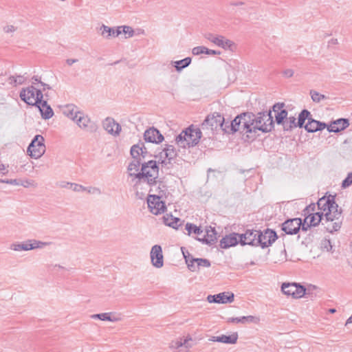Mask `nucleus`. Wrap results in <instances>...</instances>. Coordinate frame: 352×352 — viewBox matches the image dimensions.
<instances>
[{"mask_svg": "<svg viewBox=\"0 0 352 352\" xmlns=\"http://www.w3.org/2000/svg\"><path fill=\"white\" fill-rule=\"evenodd\" d=\"M122 25L121 26H118L116 28V29H114L113 28V32H114V34H113V37H117L120 34H121L122 32Z\"/></svg>", "mask_w": 352, "mask_h": 352, "instance_id": "obj_55", "label": "nucleus"}, {"mask_svg": "<svg viewBox=\"0 0 352 352\" xmlns=\"http://www.w3.org/2000/svg\"><path fill=\"white\" fill-rule=\"evenodd\" d=\"M349 125V120L344 118H340L331 122L327 126L329 132L338 133L347 128Z\"/></svg>", "mask_w": 352, "mask_h": 352, "instance_id": "obj_23", "label": "nucleus"}, {"mask_svg": "<svg viewBox=\"0 0 352 352\" xmlns=\"http://www.w3.org/2000/svg\"><path fill=\"white\" fill-rule=\"evenodd\" d=\"M240 243L239 234L232 233L225 236L220 241V246L221 248L227 249Z\"/></svg>", "mask_w": 352, "mask_h": 352, "instance_id": "obj_21", "label": "nucleus"}, {"mask_svg": "<svg viewBox=\"0 0 352 352\" xmlns=\"http://www.w3.org/2000/svg\"><path fill=\"white\" fill-rule=\"evenodd\" d=\"M151 192L147 198V204L151 212L157 215L166 210V202L170 195L167 186L164 183H158L157 186L149 189Z\"/></svg>", "mask_w": 352, "mask_h": 352, "instance_id": "obj_3", "label": "nucleus"}, {"mask_svg": "<svg viewBox=\"0 0 352 352\" xmlns=\"http://www.w3.org/2000/svg\"><path fill=\"white\" fill-rule=\"evenodd\" d=\"M259 319L255 316H242L240 318H229L227 320L228 322L230 323H243L245 324L246 322H258Z\"/></svg>", "mask_w": 352, "mask_h": 352, "instance_id": "obj_32", "label": "nucleus"}, {"mask_svg": "<svg viewBox=\"0 0 352 352\" xmlns=\"http://www.w3.org/2000/svg\"><path fill=\"white\" fill-rule=\"evenodd\" d=\"M45 139L41 135L34 136L29 144L27 152L34 159L40 158L45 152Z\"/></svg>", "mask_w": 352, "mask_h": 352, "instance_id": "obj_7", "label": "nucleus"}, {"mask_svg": "<svg viewBox=\"0 0 352 352\" xmlns=\"http://www.w3.org/2000/svg\"><path fill=\"white\" fill-rule=\"evenodd\" d=\"M25 81V78L23 76H12L8 78V82L10 85L16 86L17 85H22Z\"/></svg>", "mask_w": 352, "mask_h": 352, "instance_id": "obj_44", "label": "nucleus"}, {"mask_svg": "<svg viewBox=\"0 0 352 352\" xmlns=\"http://www.w3.org/2000/svg\"><path fill=\"white\" fill-rule=\"evenodd\" d=\"M323 244L325 245V247H326V248H327V245H327V244H328V245L330 246V250H331L332 246H331V243H330V241H329V240H325V241H324V243H323Z\"/></svg>", "mask_w": 352, "mask_h": 352, "instance_id": "obj_64", "label": "nucleus"}, {"mask_svg": "<svg viewBox=\"0 0 352 352\" xmlns=\"http://www.w3.org/2000/svg\"><path fill=\"white\" fill-rule=\"evenodd\" d=\"M201 138V131L199 128L190 126L177 136L175 141L178 146L186 148L198 144Z\"/></svg>", "mask_w": 352, "mask_h": 352, "instance_id": "obj_5", "label": "nucleus"}, {"mask_svg": "<svg viewBox=\"0 0 352 352\" xmlns=\"http://www.w3.org/2000/svg\"><path fill=\"white\" fill-rule=\"evenodd\" d=\"M177 153L173 147V146L169 145L167 146L162 152L160 153V157H165L168 160V163L170 161L175 158Z\"/></svg>", "mask_w": 352, "mask_h": 352, "instance_id": "obj_34", "label": "nucleus"}, {"mask_svg": "<svg viewBox=\"0 0 352 352\" xmlns=\"http://www.w3.org/2000/svg\"><path fill=\"white\" fill-rule=\"evenodd\" d=\"M258 234V230H248L244 234H239L240 244L256 246Z\"/></svg>", "mask_w": 352, "mask_h": 352, "instance_id": "obj_18", "label": "nucleus"}, {"mask_svg": "<svg viewBox=\"0 0 352 352\" xmlns=\"http://www.w3.org/2000/svg\"><path fill=\"white\" fill-rule=\"evenodd\" d=\"M122 32L124 34L125 38H129L133 37L135 34L140 35V34H144V30L142 29L137 30V32L134 31V30L131 27L128 25H122Z\"/></svg>", "mask_w": 352, "mask_h": 352, "instance_id": "obj_36", "label": "nucleus"}, {"mask_svg": "<svg viewBox=\"0 0 352 352\" xmlns=\"http://www.w3.org/2000/svg\"><path fill=\"white\" fill-rule=\"evenodd\" d=\"M338 44V40L336 38H332L328 41L329 46H334Z\"/></svg>", "mask_w": 352, "mask_h": 352, "instance_id": "obj_58", "label": "nucleus"}, {"mask_svg": "<svg viewBox=\"0 0 352 352\" xmlns=\"http://www.w3.org/2000/svg\"><path fill=\"white\" fill-rule=\"evenodd\" d=\"M237 333H234L230 336L221 335L220 336H212L210 340L226 344H235L237 342Z\"/></svg>", "mask_w": 352, "mask_h": 352, "instance_id": "obj_28", "label": "nucleus"}, {"mask_svg": "<svg viewBox=\"0 0 352 352\" xmlns=\"http://www.w3.org/2000/svg\"><path fill=\"white\" fill-rule=\"evenodd\" d=\"M197 239L208 245H212L214 243L217 239V232L214 228H212L211 226L207 228L206 230V234L204 235V236L197 237Z\"/></svg>", "mask_w": 352, "mask_h": 352, "instance_id": "obj_24", "label": "nucleus"}, {"mask_svg": "<svg viewBox=\"0 0 352 352\" xmlns=\"http://www.w3.org/2000/svg\"><path fill=\"white\" fill-rule=\"evenodd\" d=\"M122 25L121 26H118L116 28V29H114L113 28V32H114V34H113V37H117L120 34H121L122 32Z\"/></svg>", "mask_w": 352, "mask_h": 352, "instance_id": "obj_56", "label": "nucleus"}, {"mask_svg": "<svg viewBox=\"0 0 352 352\" xmlns=\"http://www.w3.org/2000/svg\"><path fill=\"white\" fill-rule=\"evenodd\" d=\"M302 220L300 218H294L286 220L282 224V230L287 234H296L300 230Z\"/></svg>", "mask_w": 352, "mask_h": 352, "instance_id": "obj_15", "label": "nucleus"}, {"mask_svg": "<svg viewBox=\"0 0 352 352\" xmlns=\"http://www.w3.org/2000/svg\"><path fill=\"white\" fill-rule=\"evenodd\" d=\"M327 127V125L324 122L317 121L313 119L311 117L307 121V123L305 125V130L309 133H314L318 131H321Z\"/></svg>", "mask_w": 352, "mask_h": 352, "instance_id": "obj_27", "label": "nucleus"}, {"mask_svg": "<svg viewBox=\"0 0 352 352\" xmlns=\"http://www.w3.org/2000/svg\"><path fill=\"white\" fill-rule=\"evenodd\" d=\"M78 61V59L76 58H69L66 60V63L68 65H72L75 63H77Z\"/></svg>", "mask_w": 352, "mask_h": 352, "instance_id": "obj_60", "label": "nucleus"}, {"mask_svg": "<svg viewBox=\"0 0 352 352\" xmlns=\"http://www.w3.org/2000/svg\"><path fill=\"white\" fill-rule=\"evenodd\" d=\"M203 130L210 131L212 133L218 129L226 133H229V122L225 121V118L219 113H213L208 115L201 124Z\"/></svg>", "mask_w": 352, "mask_h": 352, "instance_id": "obj_6", "label": "nucleus"}, {"mask_svg": "<svg viewBox=\"0 0 352 352\" xmlns=\"http://www.w3.org/2000/svg\"><path fill=\"white\" fill-rule=\"evenodd\" d=\"M309 118H311V113L307 109L302 110L298 115L296 127L305 128V120H307V121H309Z\"/></svg>", "mask_w": 352, "mask_h": 352, "instance_id": "obj_35", "label": "nucleus"}, {"mask_svg": "<svg viewBox=\"0 0 352 352\" xmlns=\"http://www.w3.org/2000/svg\"><path fill=\"white\" fill-rule=\"evenodd\" d=\"M294 71L292 69H287L284 72V74L285 76L290 78L294 76Z\"/></svg>", "mask_w": 352, "mask_h": 352, "instance_id": "obj_59", "label": "nucleus"}, {"mask_svg": "<svg viewBox=\"0 0 352 352\" xmlns=\"http://www.w3.org/2000/svg\"><path fill=\"white\" fill-rule=\"evenodd\" d=\"M144 138L146 142L156 144L164 140V136L157 129L153 127L149 128L144 132Z\"/></svg>", "mask_w": 352, "mask_h": 352, "instance_id": "obj_20", "label": "nucleus"}, {"mask_svg": "<svg viewBox=\"0 0 352 352\" xmlns=\"http://www.w3.org/2000/svg\"><path fill=\"white\" fill-rule=\"evenodd\" d=\"M77 125L82 129L87 131H92V126L90 118L80 112L77 118L74 121Z\"/></svg>", "mask_w": 352, "mask_h": 352, "instance_id": "obj_26", "label": "nucleus"}, {"mask_svg": "<svg viewBox=\"0 0 352 352\" xmlns=\"http://www.w3.org/2000/svg\"><path fill=\"white\" fill-rule=\"evenodd\" d=\"M163 221L166 226L173 228H177L179 226V222L180 221V219L179 218L174 217L171 214H166L163 217Z\"/></svg>", "mask_w": 352, "mask_h": 352, "instance_id": "obj_38", "label": "nucleus"}, {"mask_svg": "<svg viewBox=\"0 0 352 352\" xmlns=\"http://www.w3.org/2000/svg\"><path fill=\"white\" fill-rule=\"evenodd\" d=\"M352 185V172L348 173L346 177L342 181V187L346 188Z\"/></svg>", "mask_w": 352, "mask_h": 352, "instance_id": "obj_47", "label": "nucleus"}, {"mask_svg": "<svg viewBox=\"0 0 352 352\" xmlns=\"http://www.w3.org/2000/svg\"><path fill=\"white\" fill-rule=\"evenodd\" d=\"M277 236L275 232L271 230H266L264 232L258 231L256 239V246L260 245L263 248H267L272 244L276 239Z\"/></svg>", "mask_w": 352, "mask_h": 352, "instance_id": "obj_14", "label": "nucleus"}, {"mask_svg": "<svg viewBox=\"0 0 352 352\" xmlns=\"http://www.w3.org/2000/svg\"><path fill=\"white\" fill-rule=\"evenodd\" d=\"M49 245V243L43 242L35 239H30L22 243H14L10 246V249L14 252L29 251L38 248H43Z\"/></svg>", "mask_w": 352, "mask_h": 352, "instance_id": "obj_10", "label": "nucleus"}, {"mask_svg": "<svg viewBox=\"0 0 352 352\" xmlns=\"http://www.w3.org/2000/svg\"><path fill=\"white\" fill-rule=\"evenodd\" d=\"M352 323V315L347 319L346 321L345 325H348L349 324Z\"/></svg>", "mask_w": 352, "mask_h": 352, "instance_id": "obj_63", "label": "nucleus"}, {"mask_svg": "<svg viewBox=\"0 0 352 352\" xmlns=\"http://www.w3.org/2000/svg\"><path fill=\"white\" fill-rule=\"evenodd\" d=\"M182 343V349L184 352H189L190 349L195 345L192 338L190 335H187L183 338H180Z\"/></svg>", "mask_w": 352, "mask_h": 352, "instance_id": "obj_39", "label": "nucleus"}, {"mask_svg": "<svg viewBox=\"0 0 352 352\" xmlns=\"http://www.w3.org/2000/svg\"><path fill=\"white\" fill-rule=\"evenodd\" d=\"M207 300L210 303H213V302L217 303V294L208 296Z\"/></svg>", "mask_w": 352, "mask_h": 352, "instance_id": "obj_57", "label": "nucleus"}, {"mask_svg": "<svg viewBox=\"0 0 352 352\" xmlns=\"http://www.w3.org/2000/svg\"><path fill=\"white\" fill-rule=\"evenodd\" d=\"M142 159L135 160L133 159L132 162H131L128 166L127 170L129 172V175L132 177V182L133 184V188H135V183L138 182L139 179V175L140 172V165L142 166Z\"/></svg>", "mask_w": 352, "mask_h": 352, "instance_id": "obj_19", "label": "nucleus"}, {"mask_svg": "<svg viewBox=\"0 0 352 352\" xmlns=\"http://www.w3.org/2000/svg\"><path fill=\"white\" fill-rule=\"evenodd\" d=\"M85 191L89 194L96 195H100L102 193L101 190L99 188L93 186L85 187Z\"/></svg>", "mask_w": 352, "mask_h": 352, "instance_id": "obj_48", "label": "nucleus"}, {"mask_svg": "<svg viewBox=\"0 0 352 352\" xmlns=\"http://www.w3.org/2000/svg\"><path fill=\"white\" fill-rule=\"evenodd\" d=\"M251 120L249 124V133L256 132L257 130L264 133L270 131L274 127L273 117L270 110L258 113L254 115L252 113H248Z\"/></svg>", "mask_w": 352, "mask_h": 352, "instance_id": "obj_4", "label": "nucleus"}, {"mask_svg": "<svg viewBox=\"0 0 352 352\" xmlns=\"http://www.w3.org/2000/svg\"><path fill=\"white\" fill-rule=\"evenodd\" d=\"M183 254L185 258V261L187 264L188 268L191 272L197 271L199 267H209L210 266V262L208 259L194 258L188 252H187V254H186L183 252Z\"/></svg>", "mask_w": 352, "mask_h": 352, "instance_id": "obj_13", "label": "nucleus"}, {"mask_svg": "<svg viewBox=\"0 0 352 352\" xmlns=\"http://www.w3.org/2000/svg\"><path fill=\"white\" fill-rule=\"evenodd\" d=\"M244 3L243 1H236V2H231L230 5L234 6H241L243 5Z\"/></svg>", "mask_w": 352, "mask_h": 352, "instance_id": "obj_62", "label": "nucleus"}, {"mask_svg": "<svg viewBox=\"0 0 352 352\" xmlns=\"http://www.w3.org/2000/svg\"><path fill=\"white\" fill-rule=\"evenodd\" d=\"M36 106L38 107L43 118L50 119L53 116V110L50 106L47 104L46 101H43L41 100Z\"/></svg>", "mask_w": 352, "mask_h": 352, "instance_id": "obj_30", "label": "nucleus"}, {"mask_svg": "<svg viewBox=\"0 0 352 352\" xmlns=\"http://www.w3.org/2000/svg\"><path fill=\"white\" fill-rule=\"evenodd\" d=\"M248 113H244L236 116L230 123V126H229V133L232 131V133L241 131L242 132L249 133V122L251 120V117H250Z\"/></svg>", "mask_w": 352, "mask_h": 352, "instance_id": "obj_9", "label": "nucleus"}, {"mask_svg": "<svg viewBox=\"0 0 352 352\" xmlns=\"http://www.w3.org/2000/svg\"><path fill=\"white\" fill-rule=\"evenodd\" d=\"M168 347L170 349H171L173 351H175L176 352H182L183 349H181V348H182V343L181 341V338H178L175 340H172L169 343Z\"/></svg>", "mask_w": 352, "mask_h": 352, "instance_id": "obj_42", "label": "nucleus"}, {"mask_svg": "<svg viewBox=\"0 0 352 352\" xmlns=\"http://www.w3.org/2000/svg\"><path fill=\"white\" fill-rule=\"evenodd\" d=\"M335 195H329L319 199L317 202L319 212L311 213L305 217L312 226H318L322 220L330 222L327 229L330 232L338 231L341 227L339 220L342 214V209L335 201Z\"/></svg>", "mask_w": 352, "mask_h": 352, "instance_id": "obj_1", "label": "nucleus"}, {"mask_svg": "<svg viewBox=\"0 0 352 352\" xmlns=\"http://www.w3.org/2000/svg\"><path fill=\"white\" fill-rule=\"evenodd\" d=\"M190 63L191 58L189 57L185 58L180 60L172 62L177 72H180L182 69L188 67L190 64Z\"/></svg>", "mask_w": 352, "mask_h": 352, "instance_id": "obj_41", "label": "nucleus"}, {"mask_svg": "<svg viewBox=\"0 0 352 352\" xmlns=\"http://www.w3.org/2000/svg\"><path fill=\"white\" fill-rule=\"evenodd\" d=\"M206 47L204 46H197L195 47L192 50V53L193 55H200L202 54H205Z\"/></svg>", "mask_w": 352, "mask_h": 352, "instance_id": "obj_50", "label": "nucleus"}, {"mask_svg": "<svg viewBox=\"0 0 352 352\" xmlns=\"http://www.w3.org/2000/svg\"><path fill=\"white\" fill-rule=\"evenodd\" d=\"M285 106L284 103H276L273 107V111L275 113V121L276 122L281 125L288 116L287 111L283 109Z\"/></svg>", "mask_w": 352, "mask_h": 352, "instance_id": "obj_22", "label": "nucleus"}, {"mask_svg": "<svg viewBox=\"0 0 352 352\" xmlns=\"http://www.w3.org/2000/svg\"><path fill=\"white\" fill-rule=\"evenodd\" d=\"M64 187H67L70 189H72L74 192H83L85 191V186H83L80 184H74V183H69L67 182L65 186H63Z\"/></svg>", "mask_w": 352, "mask_h": 352, "instance_id": "obj_46", "label": "nucleus"}, {"mask_svg": "<svg viewBox=\"0 0 352 352\" xmlns=\"http://www.w3.org/2000/svg\"><path fill=\"white\" fill-rule=\"evenodd\" d=\"M204 37L214 45L221 47L225 50H229L233 51L235 47V44L233 41L226 38L222 35L207 33L204 35Z\"/></svg>", "mask_w": 352, "mask_h": 352, "instance_id": "obj_11", "label": "nucleus"}, {"mask_svg": "<svg viewBox=\"0 0 352 352\" xmlns=\"http://www.w3.org/2000/svg\"><path fill=\"white\" fill-rule=\"evenodd\" d=\"M130 153L132 157L135 160L144 158L146 154L143 143L133 145L131 148Z\"/></svg>", "mask_w": 352, "mask_h": 352, "instance_id": "obj_29", "label": "nucleus"}, {"mask_svg": "<svg viewBox=\"0 0 352 352\" xmlns=\"http://www.w3.org/2000/svg\"><path fill=\"white\" fill-rule=\"evenodd\" d=\"M20 98L30 105H36L43 98V94L34 86L23 89L20 92Z\"/></svg>", "mask_w": 352, "mask_h": 352, "instance_id": "obj_8", "label": "nucleus"}, {"mask_svg": "<svg viewBox=\"0 0 352 352\" xmlns=\"http://www.w3.org/2000/svg\"><path fill=\"white\" fill-rule=\"evenodd\" d=\"M139 179L135 183V190L150 189L154 186H157L158 183H163L158 181L159 177V166L155 160H149L146 162L142 163L140 172L139 175Z\"/></svg>", "mask_w": 352, "mask_h": 352, "instance_id": "obj_2", "label": "nucleus"}, {"mask_svg": "<svg viewBox=\"0 0 352 352\" xmlns=\"http://www.w3.org/2000/svg\"><path fill=\"white\" fill-rule=\"evenodd\" d=\"M281 291L287 296H291L294 298H300L305 294L306 289L298 283H283Z\"/></svg>", "mask_w": 352, "mask_h": 352, "instance_id": "obj_12", "label": "nucleus"}, {"mask_svg": "<svg viewBox=\"0 0 352 352\" xmlns=\"http://www.w3.org/2000/svg\"><path fill=\"white\" fill-rule=\"evenodd\" d=\"M217 303L226 304L232 302L234 295L231 292H222L217 294Z\"/></svg>", "mask_w": 352, "mask_h": 352, "instance_id": "obj_33", "label": "nucleus"}, {"mask_svg": "<svg viewBox=\"0 0 352 352\" xmlns=\"http://www.w3.org/2000/svg\"><path fill=\"white\" fill-rule=\"evenodd\" d=\"M314 208H315V205L314 204L310 205V206H309L308 207L306 208L305 212H307V213H309L310 211L314 210Z\"/></svg>", "mask_w": 352, "mask_h": 352, "instance_id": "obj_61", "label": "nucleus"}, {"mask_svg": "<svg viewBox=\"0 0 352 352\" xmlns=\"http://www.w3.org/2000/svg\"><path fill=\"white\" fill-rule=\"evenodd\" d=\"M310 96L312 100L315 102H320L322 100L327 99L326 96L321 94L315 90L310 91Z\"/></svg>", "mask_w": 352, "mask_h": 352, "instance_id": "obj_45", "label": "nucleus"}, {"mask_svg": "<svg viewBox=\"0 0 352 352\" xmlns=\"http://www.w3.org/2000/svg\"><path fill=\"white\" fill-rule=\"evenodd\" d=\"M80 113L73 104H67L63 109V113L73 121H75Z\"/></svg>", "mask_w": 352, "mask_h": 352, "instance_id": "obj_31", "label": "nucleus"}, {"mask_svg": "<svg viewBox=\"0 0 352 352\" xmlns=\"http://www.w3.org/2000/svg\"><path fill=\"white\" fill-rule=\"evenodd\" d=\"M151 261L152 265L156 268H161L164 265V256L162 247L159 245H155L152 247L151 252Z\"/></svg>", "mask_w": 352, "mask_h": 352, "instance_id": "obj_16", "label": "nucleus"}, {"mask_svg": "<svg viewBox=\"0 0 352 352\" xmlns=\"http://www.w3.org/2000/svg\"><path fill=\"white\" fill-rule=\"evenodd\" d=\"M186 230L188 231V234H190L191 232H193L198 235V237H200L199 236L203 232V231L200 229V228L197 227V226L187 223L186 224Z\"/></svg>", "mask_w": 352, "mask_h": 352, "instance_id": "obj_43", "label": "nucleus"}, {"mask_svg": "<svg viewBox=\"0 0 352 352\" xmlns=\"http://www.w3.org/2000/svg\"><path fill=\"white\" fill-rule=\"evenodd\" d=\"M205 54L208 55H219L221 52L219 51L210 50L206 47Z\"/></svg>", "mask_w": 352, "mask_h": 352, "instance_id": "obj_53", "label": "nucleus"}, {"mask_svg": "<svg viewBox=\"0 0 352 352\" xmlns=\"http://www.w3.org/2000/svg\"><path fill=\"white\" fill-rule=\"evenodd\" d=\"M90 317L92 319H98L102 321L118 322L121 320L120 314H118L113 312H105L93 314Z\"/></svg>", "mask_w": 352, "mask_h": 352, "instance_id": "obj_25", "label": "nucleus"}, {"mask_svg": "<svg viewBox=\"0 0 352 352\" xmlns=\"http://www.w3.org/2000/svg\"><path fill=\"white\" fill-rule=\"evenodd\" d=\"M104 129L113 136H118L121 132L122 127L116 120L110 117L106 118L102 122Z\"/></svg>", "mask_w": 352, "mask_h": 352, "instance_id": "obj_17", "label": "nucleus"}, {"mask_svg": "<svg viewBox=\"0 0 352 352\" xmlns=\"http://www.w3.org/2000/svg\"><path fill=\"white\" fill-rule=\"evenodd\" d=\"M100 35L107 39L113 37V28L102 24L99 28Z\"/></svg>", "mask_w": 352, "mask_h": 352, "instance_id": "obj_40", "label": "nucleus"}, {"mask_svg": "<svg viewBox=\"0 0 352 352\" xmlns=\"http://www.w3.org/2000/svg\"><path fill=\"white\" fill-rule=\"evenodd\" d=\"M284 131H291L296 127V118L294 116H287L283 123L281 124Z\"/></svg>", "mask_w": 352, "mask_h": 352, "instance_id": "obj_37", "label": "nucleus"}, {"mask_svg": "<svg viewBox=\"0 0 352 352\" xmlns=\"http://www.w3.org/2000/svg\"><path fill=\"white\" fill-rule=\"evenodd\" d=\"M311 224L308 222L307 219H305L304 222H302V225L300 226V230L302 231H307L310 227Z\"/></svg>", "mask_w": 352, "mask_h": 352, "instance_id": "obj_52", "label": "nucleus"}, {"mask_svg": "<svg viewBox=\"0 0 352 352\" xmlns=\"http://www.w3.org/2000/svg\"><path fill=\"white\" fill-rule=\"evenodd\" d=\"M16 30L17 28L13 25H6L3 28V32L6 34H13Z\"/></svg>", "mask_w": 352, "mask_h": 352, "instance_id": "obj_51", "label": "nucleus"}, {"mask_svg": "<svg viewBox=\"0 0 352 352\" xmlns=\"http://www.w3.org/2000/svg\"><path fill=\"white\" fill-rule=\"evenodd\" d=\"M1 182L6 183V184H13V185H17V186L20 185V181L17 180V179L2 180Z\"/></svg>", "mask_w": 352, "mask_h": 352, "instance_id": "obj_54", "label": "nucleus"}, {"mask_svg": "<svg viewBox=\"0 0 352 352\" xmlns=\"http://www.w3.org/2000/svg\"><path fill=\"white\" fill-rule=\"evenodd\" d=\"M20 185L24 186L25 188H30V187H36V184L33 180L26 179L23 181H20Z\"/></svg>", "mask_w": 352, "mask_h": 352, "instance_id": "obj_49", "label": "nucleus"}]
</instances>
